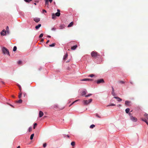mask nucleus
<instances>
[{"label": "nucleus", "instance_id": "f257e3e1", "mask_svg": "<svg viewBox=\"0 0 148 148\" xmlns=\"http://www.w3.org/2000/svg\"><path fill=\"white\" fill-rule=\"evenodd\" d=\"M91 56L95 58H97L98 56H99V55L98 54V53L95 51H92L91 52Z\"/></svg>", "mask_w": 148, "mask_h": 148}, {"label": "nucleus", "instance_id": "f03ea898", "mask_svg": "<svg viewBox=\"0 0 148 148\" xmlns=\"http://www.w3.org/2000/svg\"><path fill=\"white\" fill-rule=\"evenodd\" d=\"M144 116L146 118H141V119L143 121L145 122L148 125V114L145 113Z\"/></svg>", "mask_w": 148, "mask_h": 148}, {"label": "nucleus", "instance_id": "7ed1b4c3", "mask_svg": "<svg viewBox=\"0 0 148 148\" xmlns=\"http://www.w3.org/2000/svg\"><path fill=\"white\" fill-rule=\"evenodd\" d=\"M2 51L3 53L4 54H7L10 56L9 52L7 48L5 47H3L2 48Z\"/></svg>", "mask_w": 148, "mask_h": 148}, {"label": "nucleus", "instance_id": "20e7f679", "mask_svg": "<svg viewBox=\"0 0 148 148\" xmlns=\"http://www.w3.org/2000/svg\"><path fill=\"white\" fill-rule=\"evenodd\" d=\"M92 99H90L88 100H84L83 102L84 105H87L90 103L92 101Z\"/></svg>", "mask_w": 148, "mask_h": 148}, {"label": "nucleus", "instance_id": "39448f33", "mask_svg": "<svg viewBox=\"0 0 148 148\" xmlns=\"http://www.w3.org/2000/svg\"><path fill=\"white\" fill-rule=\"evenodd\" d=\"M130 119L133 121L136 122L137 121V119L135 117H134L132 116H131L130 117Z\"/></svg>", "mask_w": 148, "mask_h": 148}, {"label": "nucleus", "instance_id": "423d86ee", "mask_svg": "<svg viewBox=\"0 0 148 148\" xmlns=\"http://www.w3.org/2000/svg\"><path fill=\"white\" fill-rule=\"evenodd\" d=\"M104 81L102 79H98L97 80V84H99L101 83H104Z\"/></svg>", "mask_w": 148, "mask_h": 148}, {"label": "nucleus", "instance_id": "0eeeda50", "mask_svg": "<svg viewBox=\"0 0 148 148\" xmlns=\"http://www.w3.org/2000/svg\"><path fill=\"white\" fill-rule=\"evenodd\" d=\"M81 81H92L93 79H87V78H84L83 79H82L81 80Z\"/></svg>", "mask_w": 148, "mask_h": 148}, {"label": "nucleus", "instance_id": "6e6552de", "mask_svg": "<svg viewBox=\"0 0 148 148\" xmlns=\"http://www.w3.org/2000/svg\"><path fill=\"white\" fill-rule=\"evenodd\" d=\"M130 103L131 102L130 101H126L125 102V105L127 106H130L131 105L130 104Z\"/></svg>", "mask_w": 148, "mask_h": 148}, {"label": "nucleus", "instance_id": "1a4fd4ad", "mask_svg": "<svg viewBox=\"0 0 148 148\" xmlns=\"http://www.w3.org/2000/svg\"><path fill=\"white\" fill-rule=\"evenodd\" d=\"M6 32L5 30L3 29L1 32V35L5 36L6 35Z\"/></svg>", "mask_w": 148, "mask_h": 148}, {"label": "nucleus", "instance_id": "9d476101", "mask_svg": "<svg viewBox=\"0 0 148 148\" xmlns=\"http://www.w3.org/2000/svg\"><path fill=\"white\" fill-rule=\"evenodd\" d=\"M34 21L36 23H38L40 21V18H36L34 19Z\"/></svg>", "mask_w": 148, "mask_h": 148}, {"label": "nucleus", "instance_id": "9b49d317", "mask_svg": "<svg viewBox=\"0 0 148 148\" xmlns=\"http://www.w3.org/2000/svg\"><path fill=\"white\" fill-rule=\"evenodd\" d=\"M114 98L117 99V101H122V99L120 98L119 97H114Z\"/></svg>", "mask_w": 148, "mask_h": 148}, {"label": "nucleus", "instance_id": "f8f14e48", "mask_svg": "<svg viewBox=\"0 0 148 148\" xmlns=\"http://www.w3.org/2000/svg\"><path fill=\"white\" fill-rule=\"evenodd\" d=\"M43 115V112L41 111H40L39 113V116L40 117H42Z\"/></svg>", "mask_w": 148, "mask_h": 148}, {"label": "nucleus", "instance_id": "ddd939ff", "mask_svg": "<svg viewBox=\"0 0 148 148\" xmlns=\"http://www.w3.org/2000/svg\"><path fill=\"white\" fill-rule=\"evenodd\" d=\"M67 56H68V54H67V53H66L64 56V57L63 58V60H66L67 59Z\"/></svg>", "mask_w": 148, "mask_h": 148}, {"label": "nucleus", "instance_id": "4468645a", "mask_svg": "<svg viewBox=\"0 0 148 148\" xmlns=\"http://www.w3.org/2000/svg\"><path fill=\"white\" fill-rule=\"evenodd\" d=\"M87 93V92L85 90H83L82 93H81V95L82 96H83L84 95H85Z\"/></svg>", "mask_w": 148, "mask_h": 148}, {"label": "nucleus", "instance_id": "2eb2a0df", "mask_svg": "<svg viewBox=\"0 0 148 148\" xmlns=\"http://www.w3.org/2000/svg\"><path fill=\"white\" fill-rule=\"evenodd\" d=\"M41 26V24H39L38 25H37L35 27V29H38Z\"/></svg>", "mask_w": 148, "mask_h": 148}, {"label": "nucleus", "instance_id": "dca6fc26", "mask_svg": "<svg viewBox=\"0 0 148 148\" xmlns=\"http://www.w3.org/2000/svg\"><path fill=\"white\" fill-rule=\"evenodd\" d=\"M112 95L113 96H114L115 95V94L114 93V88L113 87H112Z\"/></svg>", "mask_w": 148, "mask_h": 148}, {"label": "nucleus", "instance_id": "f3484780", "mask_svg": "<svg viewBox=\"0 0 148 148\" xmlns=\"http://www.w3.org/2000/svg\"><path fill=\"white\" fill-rule=\"evenodd\" d=\"M77 47V45H74L71 47V49L73 50H74Z\"/></svg>", "mask_w": 148, "mask_h": 148}, {"label": "nucleus", "instance_id": "a211bd4d", "mask_svg": "<svg viewBox=\"0 0 148 148\" xmlns=\"http://www.w3.org/2000/svg\"><path fill=\"white\" fill-rule=\"evenodd\" d=\"M73 22H71L69 24V25H68V27H70L71 26H72L73 25Z\"/></svg>", "mask_w": 148, "mask_h": 148}, {"label": "nucleus", "instance_id": "6ab92c4d", "mask_svg": "<svg viewBox=\"0 0 148 148\" xmlns=\"http://www.w3.org/2000/svg\"><path fill=\"white\" fill-rule=\"evenodd\" d=\"M125 111L126 113H128L130 112V109L129 108H127L126 109Z\"/></svg>", "mask_w": 148, "mask_h": 148}, {"label": "nucleus", "instance_id": "aec40b11", "mask_svg": "<svg viewBox=\"0 0 148 148\" xmlns=\"http://www.w3.org/2000/svg\"><path fill=\"white\" fill-rule=\"evenodd\" d=\"M64 25H61L60 26V29H62L64 28Z\"/></svg>", "mask_w": 148, "mask_h": 148}, {"label": "nucleus", "instance_id": "412c9836", "mask_svg": "<svg viewBox=\"0 0 148 148\" xmlns=\"http://www.w3.org/2000/svg\"><path fill=\"white\" fill-rule=\"evenodd\" d=\"M60 13L59 12H57L55 14L56 16H59L60 15Z\"/></svg>", "mask_w": 148, "mask_h": 148}, {"label": "nucleus", "instance_id": "4be33fe9", "mask_svg": "<svg viewBox=\"0 0 148 148\" xmlns=\"http://www.w3.org/2000/svg\"><path fill=\"white\" fill-rule=\"evenodd\" d=\"M19 94L18 97L20 99L21 98V97L22 93L21 92H20Z\"/></svg>", "mask_w": 148, "mask_h": 148}, {"label": "nucleus", "instance_id": "5701e85b", "mask_svg": "<svg viewBox=\"0 0 148 148\" xmlns=\"http://www.w3.org/2000/svg\"><path fill=\"white\" fill-rule=\"evenodd\" d=\"M52 19H55L56 18V16L54 14H52Z\"/></svg>", "mask_w": 148, "mask_h": 148}, {"label": "nucleus", "instance_id": "b1692460", "mask_svg": "<svg viewBox=\"0 0 148 148\" xmlns=\"http://www.w3.org/2000/svg\"><path fill=\"white\" fill-rule=\"evenodd\" d=\"M95 127V125H94L92 124L90 126V128L92 129V128H93Z\"/></svg>", "mask_w": 148, "mask_h": 148}, {"label": "nucleus", "instance_id": "393cba45", "mask_svg": "<svg viewBox=\"0 0 148 148\" xmlns=\"http://www.w3.org/2000/svg\"><path fill=\"white\" fill-rule=\"evenodd\" d=\"M34 134H31V136H30V138L31 140H32L33 139V137L34 136Z\"/></svg>", "mask_w": 148, "mask_h": 148}, {"label": "nucleus", "instance_id": "a878e982", "mask_svg": "<svg viewBox=\"0 0 148 148\" xmlns=\"http://www.w3.org/2000/svg\"><path fill=\"white\" fill-rule=\"evenodd\" d=\"M55 45V43H53L52 44L50 45H49V47H54Z\"/></svg>", "mask_w": 148, "mask_h": 148}, {"label": "nucleus", "instance_id": "bb28decb", "mask_svg": "<svg viewBox=\"0 0 148 148\" xmlns=\"http://www.w3.org/2000/svg\"><path fill=\"white\" fill-rule=\"evenodd\" d=\"M22 102V100L21 99H20L19 100L17 101V102L18 103H21Z\"/></svg>", "mask_w": 148, "mask_h": 148}, {"label": "nucleus", "instance_id": "cd10ccee", "mask_svg": "<svg viewBox=\"0 0 148 148\" xmlns=\"http://www.w3.org/2000/svg\"><path fill=\"white\" fill-rule=\"evenodd\" d=\"M79 100H75V101H74L73 102L70 106H71L73 104L75 103L76 102L78 101H79Z\"/></svg>", "mask_w": 148, "mask_h": 148}, {"label": "nucleus", "instance_id": "c85d7f7f", "mask_svg": "<svg viewBox=\"0 0 148 148\" xmlns=\"http://www.w3.org/2000/svg\"><path fill=\"white\" fill-rule=\"evenodd\" d=\"M75 142L74 141L72 142L71 143V145L73 146L75 145Z\"/></svg>", "mask_w": 148, "mask_h": 148}, {"label": "nucleus", "instance_id": "c756f323", "mask_svg": "<svg viewBox=\"0 0 148 148\" xmlns=\"http://www.w3.org/2000/svg\"><path fill=\"white\" fill-rule=\"evenodd\" d=\"M49 0H45V4L46 5H48Z\"/></svg>", "mask_w": 148, "mask_h": 148}, {"label": "nucleus", "instance_id": "7c9ffc66", "mask_svg": "<svg viewBox=\"0 0 148 148\" xmlns=\"http://www.w3.org/2000/svg\"><path fill=\"white\" fill-rule=\"evenodd\" d=\"M17 47L16 46L14 47L13 49V51H15L16 50Z\"/></svg>", "mask_w": 148, "mask_h": 148}, {"label": "nucleus", "instance_id": "2f4dec72", "mask_svg": "<svg viewBox=\"0 0 148 148\" xmlns=\"http://www.w3.org/2000/svg\"><path fill=\"white\" fill-rule=\"evenodd\" d=\"M37 125V123H35L34 124L33 128L34 129H35V128L36 127V126Z\"/></svg>", "mask_w": 148, "mask_h": 148}, {"label": "nucleus", "instance_id": "473e14b6", "mask_svg": "<svg viewBox=\"0 0 148 148\" xmlns=\"http://www.w3.org/2000/svg\"><path fill=\"white\" fill-rule=\"evenodd\" d=\"M32 128L31 127H30L29 128L28 131L29 132H30L32 131Z\"/></svg>", "mask_w": 148, "mask_h": 148}, {"label": "nucleus", "instance_id": "72a5a7b5", "mask_svg": "<svg viewBox=\"0 0 148 148\" xmlns=\"http://www.w3.org/2000/svg\"><path fill=\"white\" fill-rule=\"evenodd\" d=\"M94 74H91V75H90L88 76V77H94Z\"/></svg>", "mask_w": 148, "mask_h": 148}, {"label": "nucleus", "instance_id": "f704fd0d", "mask_svg": "<svg viewBox=\"0 0 148 148\" xmlns=\"http://www.w3.org/2000/svg\"><path fill=\"white\" fill-rule=\"evenodd\" d=\"M92 95V94H88V95H85V97H89V96H91Z\"/></svg>", "mask_w": 148, "mask_h": 148}, {"label": "nucleus", "instance_id": "c9c22d12", "mask_svg": "<svg viewBox=\"0 0 148 148\" xmlns=\"http://www.w3.org/2000/svg\"><path fill=\"white\" fill-rule=\"evenodd\" d=\"M24 1L26 2L29 3L30 1H32V0H24Z\"/></svg>", "mask_w": 148, "mask_h": 148}, {"label": "nucleus", "instance_id": "e433bc0d", "mask_svg": "<svg viewBox=\"0 0 148 148\" xmlns=\"http://www.w3.org/2000/svg\"><path fill=\"white\" fill-rule=\"evenodd\" d=\"M119 82L121 84H124L125 83V82L123 81H120Z\"/></svg>", "mask_w": 148, "mask_h": 148}, {"label": "nucleus", "instance_id": "4c0bfd02", "mask_svg": "<svg viewBox=\"0 0 148 148\" xmlns=\"http://www.w3.org/2000/svg\"><path fill=\"white\" fill-rule=\"evenodd\" d=\"M115 106V104H113V103H112V104H110V105L108 106Z\"/></svg>", "mask_w": 148, "mask_h": 148}, {"label": "nucleus", "instance_id": "58836bf2", "mask_svg": "<svg viewBox=\"0 0 148 148\" xmlns=\"http://www.w3.org/2000/svg\"><path fill=\"white\" fill-rule=\"evenodd\" d=\"M18 86L19 87V90H20V92H21V86L20 85H18Z\"/></svg>", "mask_w": 148, "mask_h": 148}, {"label": "nucleus", "instance_id": "ea45409f", "mask_svg": "<svg viewBox=\"0 0 148 148\" xmlns=\"http://www.w3.org/2000/svg\"><path fill=\"white\" fill-rule=\"evenodd\" d=\"M58 105L57 104H55L54 106V107L55 108H58Z\"/></svg>", "mask_w": 148, "mask_h": 148}, {"label": "nucleus", "instance_id": "a19ab883", "mask_svg": "<svg viewBox=\"0 0 148 148\" xmlns=\"http://www.w3.org/2000/svg\"><path fill=\"white\" fill-rule=\"evenodd\" d=\"M43 36V34H41L39 36V38H41Z\"/></svg>", "mask_w": 148, "mask_h": 148}, {"label": "nucleus", "instance_id": "79ce46f5", "mask_svg": "<svg viewBox=\"0 0 148 148\" xmlns=\"http://www.w3.org/2000/svg\"><path fill=\"white\" fill-rule=\"evenodd\" d=\"M47 146V144L46 143H45L43 144V147H45Z\"/></svg>", "mask_w": 148, "mask_h": 148}, {"label": "nucleus", "instance_id": "37998d69", "mask_svg": "<svg viewBox=\"0 0 148 148\" xmlns=\"http://www.w3.org/2000/svg\"><path fill=\"white\" fill-rule=\"evenodd\" d=\"M56 30V28L54 27H53V28H52L51 29V30L52 31H55Z\"/></svg>", "mask_w": 148, "mask_h": 148}, {"label": "nucleus", "instance_id": "c03bdc74", "mask_svg": "<svg viewBox=\"0 0 148 148\" xmlns=\"http://www.w3.org/2000/svg\"><path fill=\"white\" fill-rule=\"evenodd\" d=\"M22 63V62L21 61H19L18 62V64H21Z\"/></svg>", "mask_w": 148, "mask_h": 148}, {"label": "nucleus", "instance_id": "a18cd8bd", "mask_svg": "<svg viewBox=\"0 0 148 148\" xmlns=\"http://www.w3.org/2000/svg\"><path fill=\"white\" fill-rule=\"evenodd\" d=\"M23 95L24 97L26 95V94L25 92H24L23 93Z\"/></svg>", "mask_w": 148, "mask_h": 148}, {"label": "nucleus", "instance_id": "49530a36", "mask_svg": "<svg viewBox=\"0 0 148 148\" xmlns=\"http://www.w3.org/2000/svg\"><path fill=\"white\" fill-rule=\"evenodd\" d=\"M9 29V27L8 26H7L6 28V30H7Z\"/></svg>", "mask_w": 148, "mask_h": 148}, {"label": "nucleus", "instance_id": "de8ad7c7", "mask_svg": "<svg viewBox=\"0 0 148 148\" xmlns=\"http://www.w3.org/2000/svg\"><path fill=\"white\" fill-rule=\"evenodd\" d=\"M43 12H46V10H43Z\"/></svg>", "mask_w": 148, "mask_h": 148}, {"label": "nucleus", "instance_id": "09e8293b", "mask_svg": "<svg viewBox=\"0 0 148 148\" xmlns=\"http://www.w3.org/2000/svg\"><path fill=\"white\" fill-rule=\"evenodd\" d=\"M49 1L50 3H51L52 1V0H49Z\"/></svg>", "mask_w": 148, "mask_h": 148}, {"label": "nucleus", "instance_id": "8fccbe9b", "mask_svg": "<svg viewBox=\"0 0 148 148\" xmlns=\"http://www.w3.org/2000/svg\"><path fill=\"white\" fill-rule=\"evenodd\" d=\"M129 116H132V115H132V114H131V113H129Z\"/></svg>", "mask_w": 148, "mask_h": 148}, {"label": "nucleus", "instance_id": "3c124183", "mask_svg": "<svg viewBox=\"0 0 148 148\" xmlns=\"http://www.w3.org/2000/svg\"><path fill=\"white\" fill-rule=\"evenodd\" d=\"M96 116L97 117H98L99 118H100V117L99 116H98V115H97V114L96 115Z\"/></svg>", "mask_w": 148, "mask_h": 148}, {"label": "nucleus", "instance_id": "603ef678", "mask_svg": "<svg viewBox=\"0 0 148 148\" xmlns=\"http://www.w3.org/2000/svg\"><path fill=\"white\" fill-rule=\"evenodd\" d=\"M49 42V40H48L46 42V43L47 44Z\"/></svg>", "mask_w": 148, "mask_h": 148}, {"label": "nucleus", "instance_id": "864d4df0", "mask_svg": "<svg viewBox=\"0 0 148 148\" xmlns=\"http://www.w3.org/2000/svg\"><path fill=\"white\" fill-rule=\"evenodd\" d=\"M44 39H42L41 40V41L42 42H43V41H44Z\"/></svg>", "mask_w": 148, "mask_h": 148}, {"label": "nucleus", "instance_id": "5fc2aeb1", "mask_svg": "<svg viewBox=\"0 0 148 148\" xmlns=\"http://www.w3.org/2000/svg\"><path fill=\"white\" fill-rule=\"evenodd\" d=\"M6 33H9V31L8 30H6Z\"/></svg>", "mask_w": 148, "mask_h": 148}, {"label": "nucleus", "instance_id": "6e6d98bb", "mask_svg": "<svg viewBox=\"0 0 148 148\" xmlns=\"http://www.w3.org/2000/svg\"><path fill=\"white\" fill-rule=\"evenodd\" d=\"M57 11L58 12H60V10L59 9H58Z\"/></svg>", "mask_w": 148, "mask_h": 148}, {"label": "nucleus", "instance_id": "4d7b16f0", "mask_svg": "<svg viewBox=\"0 0 148 148\" xmlns=\"http://www.w3.org/2000/svg\"><path fill=\"white\" fill-rule=\"evenodd\" d=\"M47 37H49V38H50V37H51V36H50L48 35V36H47Z\"/></svg>", "mask_w": 148, "mask_h": 148}, {"label": "nucleus", "instance_id": "13d9d810", "mask_svg": "<svg viewBox=\"0 0 148 148\" xmlns=\"http://www.w3.org/2000/svg\"><path fill=\"white\" fill-rule=\"evenodd\" d=\"M118 106H119V107H121V105L120 104H119V105H118Z\"/></svg>", "mask_w": 148, "mask_h": 148}, {"label": "nucleus", "instance_id": "bf43d9fd", "mask_svg": "<svg viewBox=\"0 0 148 148\" xmlns=\"http://www.w3.org/2000/svg\"><path fill=\"white\" fill-rule=\"evenodd\" d=\"M17 148H20V146H18Z\"/></svg>", "mask_w": 148, "mask_h": 148}, {"label": "nucleus", "instance_id": "052dcab7", "mask_svg": "<svg viewBox=\"0 0 148 148\" xmlns=\"http://www.w3.org/2000/svg\"><path fill=\"white\" fill-rule=\"evenodd\" d=\"M10 106H11L12 107H13V106L12 105H11V104H10Z\"/></svg>", "mask_w": 148, "mask_h": 148}, {"label": "nucleus", "instance_id": "680f3d73", "mask_svg": "<svg viewBox=\"0 0 148 148\" xmlns=\"http://www.w3.org/2000/svg\"><path fill=\"white\" fill-rule=\"evenodd\" d=\"M67 137H68V138H69V136L68 135H67Z\"/></svg>", "mask_w": 148, "mask_h": 148}, {"label": "nucleus", "instance_id": "e2e57ef3", "mask_svg": "<svg viewBox=\"0 0 148 148\" xmlns=\"http://www.w3.org/2000/svg\"><path fill=\"white\" fill-rule=\"evenodd\" d=\"M34 4L36 5V3H34Z\"/></svg>", "mask_w": 148, "mask_h": 148}, {"label": "nucleus", "instance_id": "0e129e2a", "mask_svg": "<svg viewBox=\"0 0 148 148\" xmlns=\"http://www.w3.org/2000/svg\"><path fill=\"white\" fill-rule=\"evenodd\" d=\"M12 97H14V96H12Z\"/></svg>", "mask_w": 148, "mask_h": 148}, {"label": "nucleus", "instance_id": "69168bd1", "mask_svg": "<svg viewBox=\"0 0 148 148\" xmlns=\"http://www.w3.org/2000/svg\"><path fill=\"white\" fill-rule=\"evenodd\" d=\"M130 83H131V84H132V82H130Z\"/></svg>", "mask_w": 148, "mask_h": 148}]
</instances>
